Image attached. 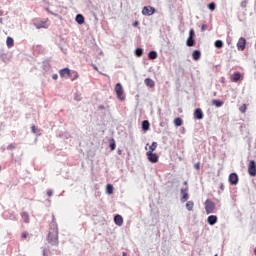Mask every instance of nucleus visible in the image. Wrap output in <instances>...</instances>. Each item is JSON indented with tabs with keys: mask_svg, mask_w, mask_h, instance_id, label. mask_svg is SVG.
<instances>
[{
	"mask_svg": "<svg viewBox=\"0 0 256 256\" xmlns=\"http://www.w3.org/2000/svg\"><path fill=\"white\" fill-rule=\"evenodd\" d=\"M248 174L250 177H256V162L255 160H250L248 164Z\"/></svg>",
	"mask_w": 256,
	"mask_h": 256,
	"instance_id": "obj_4",
	"label": "nucleus"
},
{
	"mask_svg": "<svg viewBox=\"0 0 256 256\" xmlns=\"http://www.w3.org/2000/svg\"><path fill=\"white\" fill-rule=\"evenodd\" d=\"M115 93L119 101H125V90H123L121 83L115 85Z\"/></svg>",
	"mask_w": 256,
	"mask_h": 256,
	"instance_id": "obj_2",
	"label": "nucleus"
},
{
	"mask_svg": "<svg viewBox=\"0 0 256 256\" xmlns=\"http://www.w3.org/2000/svg\"><path fill=\"white\" fill-rule=\"evenodd\" d=\"M187 191H189V187H186L184 189H181V201L182 203H185V201H187V199H189V194L187 193Z\"/></svg>",
	"mask_w": 256,
	"mask_h": 256,
	"instance_id": "obj_12",
	"label": "nucleus"
},
{
	"mask_svg": "<svg viewBox=\"0 0 256 256\" xmlns=\"http://www.w3.org/2000/svg\"><path fill=\"white\" fill-rule=\"evenodd\" d=\"M8 149H15V144H10V145L8 146Z\"/></svg>",
	"mask_w": 256,
	"mask_h": 256,
	"instance_id": "obj_42",
	"label": "nucleus"
},
{
	"mask_svg": "<svg viewBox=\"0 0 256 256\" xmlns=\"http://www.w3.org/2000/svg\"><path fill=\"white\" fill-rule=\"evenodd\" d=\"M187 47H193L195 45V30L190 29L189 37L186 40Z\"/></svg>",
	"mask_w": 256,
	"mask_h": 256,
	"instance_id": "obj_3",
	"label": "nucleus"
},
{
	"mask_svg": "<svg viewBox=\"0 0 256 256\" xmlns=\"http://www.w3.org/2000/svg\"><path fill=\"white\" fill-rule=\"evenodd\" d=\"M76 23H78V25H83V23H85V17L82 14H78L76 15Z\"/></svg>",
	"mask_w": 256,
	"mask_h": 256,
	"instance_id": "obj_16",
	"label": "nucleus"
},
{
	"mask_svg": "<svg viewBox=\"0 0 256 256\" xmlns=\"http://www.w3.org/2000/svg\"><path fill=\"white\" fill-rule=\"evenodd\" d=\"M157 57V52L155 51H150L148 54L149 59H155Z\"/></svg>",
	"mask_w": 256,
	"mask_h": 256,
	"instance_id": "obj_28",
	"label": "nucleus"
},
{
	"mask_svg": "<svg viewBox=\"0 0 256 256\" xmlns=\"http://www.w3.org/2000/svg\"><path fill=\"white\" fill-rule=\"evenodd\" d=\"M114 223H115V225H118V227H121V225H123V216H121L119 214L114 216Z\"/></svg>",
	"mask_w": 256,
	"mask_h": 256,
	"instance_id": "obj_14",
	"label": "nucleus"
},
{
	"mask_svg": "<svg viewBox=\"0 0 256 256\" xmlns=\"http://www.w3.org/2000/svg\"><path fill=\"white\" fill-rule=\"evenodd\" d=\"M21 217H22L24 223H29V213L28 212H22Z\"/></svg>",
	"mask_w": 256,
	"mask_h": 256,
	"instance_id": "obj_21",
	"label": "nucleus"
},
{
	"mask_svg": "<svg viewBox=\"0 0 256 256\" xmlns=\"http://www.w3.org/2000/svg\"><path fill=\"white\" fill-rule=\"evenodd\" d=\"M31 131H32V133H37V130H36V128H35V125H33V126L31 127Z\"/></svg>",
	"mask_w": 256,
	"mask_h": 256,
	"instance_id": "obj_41",
	"label": "nucleus"
},
{
	"mask_svg": "<svg viewBox=\"0 0 256 256\" xmlns=\"http://www.w3.org/2000/svg\"><path fill=\"white\" fill-rule=\"evenodd\" d=\"M240 113H246L247 111V105L243 104L242 106H240L239 108Z\"/></svg>",
	"mask_w": 256,
	"mask_h": 256,
	"instance_id": "obj_31",
	"label": "nucleus"
},
{
	"mask_svg": "<svg viewBox=\"0 0 256 256\" xmlns=\"http://www.w3.org/2000/svg\"><path fill=\"white\" fill-rule=\"evenodd\" d=\"M137 25H139V22L138 21L134 22L133 26L137 27Z\"/></svg>",
	"mask_w": 256,
	"mask_h": 256,
	"instance_id": "obj_44",
	"label": "nucleus"
},
{
	"mask_svg": "<svg viewBox=\"0 0 256 256\" xmlns=\"http://www.w3.org/2000/svg\"><path fill=\"white\" fill-rule=\"evenodd\" d=\"M155 13V8L151 6H144L142 9V15L151 16Z\"/></svg>",
	"mask_w": 256,
	"mask_h": 256,
	"instance_id": "obj_10",
	"label": "nucleus"
},
{
	"mask_svg": "<svg viewBox=\"0 0 256 256\" xmlns=\"http://www.w3.org/2000/svg\"><path fill=\"white\" fill-rule=\"evenodd\" d=\"M214 256H218V255L216 254V255H214Z\"/></svg>",
	"mask_w": 256,
	"mask_h": 256,
	"instance_id": "obj_51",
	"label": "nucleus"
},
{
	"mask_svg": "<svg viewBox=\"0 0 256 256\" xmlns=\"http://www.w3.org/2000/svg\"><path fill=\"white\" fill-rule=\"evenodd\" d=\"M193 207H195V203H194L193 201H188V202L186 203V209H187L188 211H193Z\"/></svg>",
	"mask_w": 256,
	"mask_h": 256,
	"instance_id": "obj_23",
	"label": "nucleus"
},
{
	"mask_svg": "<svg viewBox=\"0 0 256 256\" xmlns=\"http://www.w3.org/2000/svg\"><path fill=\"white\" fill-rule=\"evenodd\" d=\"M246 45H247V40L244 37L239 38L237 42L238 51H245Z\"/></svg>",
	"mask_w": 256,
	"mask_h": 256,
	"instance_id": "obj_8",
	"label": "nucleus"
},
{
	"mask_svg": "<svg viewBox=\"0 0 256 256\" xmlns=\"http://www.w3.org/2000/svg\"><path fill=\"white\" fill-rule=\"evenodd\" d=\"M144 83H145V85H146L147 87H151V88L155 87V81H153V80L150 79V78H146V79L144 80Z\"/></svg>",
	"mask_w": 256,
	"mask_h": 256,
	"instance_id": "obj_20",
	"label": "nucleus"
},
{
	"mask_svg": "<svg viewBox=\"0 0 256 256\" xmlns=\"http://www.w3.org/2000/svg\"><path fill=\"white\" fill-rule=\"evenodd\" d=\"M52 79H54V81H57V79H59V76L57 74H53Z\"/></svg>",
	"mask_w": 256,
	"mask_h": 256,
	"instance_id": "obj_40",
	"label": "nucleus"
},
{
	"mask_svg": "<svg viewBox=\"0 0 256 256\" xmlns=\"http://www.w3.org/2000/svg\"><path fill=\"white\" fill-rule=\"evenodd\" d=\"M36 29H48L49 28V18L41 20L34 24Z\"/></svg>",
	"mask_w": 256,
	"mask_h": 256,
	"instance_id": "obj_5",
	"label": "nucleus"
},
{
	"mask_svg": "<svg viewBox=\"0 0 256 256\" xmlns=\"http://www.w3.org/2000/svg\"><path fill=\"white\" fill-rule=\"evenodd\" d=\"M207 222L209 225H215L217 223V216L216 215H211L207 218Z\"/></svg>",
	"mask_w": 256,
	"mask_h": 256,
	"instance_id": "obj_18",
	"label": "nucleus"
},
{
	"mask_svg": "<svg viewBox=\"0 0 256 256\" xmlns=\"http://www.w3.org/2000/svg\"><path fill=\"white\" fill-rule=\"evenodd\" d=\"M44 256H49V253H47L45 250L43 251Z\"/></svg>",
	"mask_w": 256,
	"mask_h": 256,
	"instance_id": "obj_46",
	"label": "nucleus"
},
{
	"mask_svg": "<svg viewBox=\"0 0 256 256\" xmlns=\"http://www.w3.org/2000/svg\"><path fill=\"white\" fill-rule=\"evenodd\" d=\"M228 181L230 185H237L239 183V176L237 175V173H231L229 175Z\"/></svg>",
	"mask_w": 256,
	"mask_h": 256,
	"instance_id": "obj_9",
	"label": "nucleus"
},
{
	"mask_svg": "<svg viewBox=\"0 0 256 256\" xmlns=\"http://www.w3.org/2000/svg\"><path fill=\"white\" fill-rule=\"evenodd\" d=\"M135 55H136L137 57H141V56L143 55V49L137 48V49L135 50Z\"/></svg>",
	"mask_w": 256,
	"mask_h": 256,
	"instance_id": "obj_29",
	"label": "nucleus"
},
{
	"mask_svg": "<svg viewBox=\"0 0 256 256\" xmlns=\"http://www.w3.org/2000/svg\"><path fill=\"white\" fill-rule=\"evenodd\" d=\"M247 3H248L247 0H244L241 2L242 9H245L247 7Z\"/></svg>",
	"mask_w": 256,
	"mask_h": 256,
	"instance_id": "obj_35",
	"label": "nucleus"
},
{
	"mask_svg": "<svg viewBox=\"0 0 256 256\" xmlns=\"http://www.w3.org/2000/svg\"><path fill=\"white\" fill-rule=\"evenodd\" d=\"M47 195L49 197H53V190H47Z\"/></svg>",
	"mask_w": 256,
	"mask_h": 256,
	"instance_id": "obj_39",
	"label": "nucleus"
},
{
	"mask_svg": "<svg viewBox=\"0 0 256 256\" xmlns=\"http://www.w3.org/2000/svg\"><path fill=\"white\" fill-rule=\"evenodd\" d=\"M149 127H150L149 122H148L147 120H144V121L142 122V130H143V131H149Z\"/></svg>",
	"mask_w": 256,
	"mask_h": 256,
	"instance_id": "obj_22",
	"label": "nucleus"
},
{
	"mask_svg": "<svg viewBox=\"0 0 256 256\" xmlns=\"http://www.w3.org/2000/svg\"><path fill=\"white\" fill-rule=\"evenodd\" d=\"M208 28H209V26H207V24H203L201 26V31H207Z\"/></svg>",
	"mask_w": 256,
	"mask_h": 256,
	"instance_id": "obj_36",
	"label": "nucleus"
},
{
	"mask_svg": "<svg viewBox=\"0 0 256 256\" xmlns=\"http://www.w3.org/2000/svg\"><path fill=\"white\" fill-rule=\"evenodd\" d=\"M194 169H196L197 171H199L201 169V164L199 162H197L196 164H194Z\"/></svg>",
	"mask_w": 256,
	"mask_h": 256,
	"instance_id": "obj_34",
	"label": "nucleus"
},
{
	"mask_svg": "<svg viewBox=\"0 0 256 256\" xmlns=\"http://www.w3.org/2000/svg\"><path fill=\"white\" fill-rule=\"evenodd\" d=\"M184 185H187V181H184Z\"/></svg>",
	"mask_w": 256,
	"mask_h": 256,
	"instance_id": "obj_49",
	"label": "nucleus"
},
{
	"mask_svg": "<svg viewBox=\"0 0 256 256\" xmlns=\"http://www.w3.org/2000/svg\"><path fill=\"white\" fill-rule=\"evenodd\" d=\"M205 210H206L207 215L213 213V211H215L214 202L211 200H206L205 201Z\"/></svg>",
	"mask_w": 256,
	"mask_h": 256,
	"instance_id": "obj_6",
	"label": "nucleus"
},
{
	"mask_svg": "<svg viewBox=\"0 0 256 256\" xmlns=\"http://www.w3.org/2000/svg\"><path fill=\"white\" fill-rule=\"evenodd\" d=\"M220 189H221V191H225V185L221 184Z\"/></svg>",
	"mask_w": 256,
	"mask_h": 256,
	"instance_id": "obj_43",
	"label": "nucleus"
},
{
	"mask_svg": "<svg viewBox=\"0 0 256 256\" xmlns=\"http://www.w3.org/2000/svg\"><path fill=\"white\" fill-rule=\"evenodd\" d=\"M98 109H101V110H103V109H105V106H103V105H100V106L98 107Z\"/></svg>",
	"mask_w": 256,
	"mask_h": 256,
	"instance_id": "obj_45",
	"label": "nucleus"
},
{
	"mask_svg": "<svg viewBox=\"0 0 256 256\" xmlns=\"http://www.w3.org/2000/svg\"><path fill=\"white\" fill-rule=\"evenodd\" d=\"M239 79H241V73L235 72L234 74L231 75V81L233 83H237V81H239Z\"/></svg>",
	"mask_w": 256,
	"mask_h": 256,
	"instance_id": "obj_15",
	"label": "nucleus"
},
{
	"mask_svg": "<svg viewBox=\"0 0 256 256\" xmlns=\"http://www.w3.org/2000/svg\"><path fill=\"white\" fill-rule=\"evenodd\" d=\"M192 58L194 59V61H199V59H201V51L195 50L192 53Z\"/></svg>",
	"mask_w": 256,
	"mask_h": 256,
	"instance_id": "obj_19",
	"label": "nucleus"
},
{
	"mask_svg": "<svg viewBox=\"0 0 256 256\" xmlns=\"http://www.w3.org/2000/svg\"><path fill=\"white\" fill-rule=\"evenodd\" d=\"M21 237H22V239H27V237H29V233L23 232Z\"/></svg>",
	"mask_w": 256,
	"mask_h": 256,
	"instance_id": "obj_38",
	"label": "nucleus"
},
{
	"mask_svg": "<svg viewBox=\"0 0 256 256\" xmlns=\"http://www.w3.org/2000/svg\"><path fill=\"white\" fill-rule=\"evenodd\" d=\"M208 9H210V11H213L215 9V3L212 2L208 5Z\"/></svg>",
	"mask_w": 256,
	"mask_h": 256,
	"instance_id": "obj_33",
	"label": "nucleus"
},
{
	"mask_svg": "<svg viewBox=\"0 0 256 256\" xmlns=\"http://www.w3.org/2000/svg\"><path fill=\"white\" fill-rule=\"evenodd\" d=\"M47 241L50 243V245H59V226L57 225L55 219H53L50 223Z\"/></svg>",
	"mask_w": 256,
	"mask_h": 256,
	"instance_id": "obj_1",
	"label": "nucleus"
},
{
	"mask_svg": "<svg viewBox=\"0 0 256 256\" xmlns=\"http://www.w3.org/2000/svg\"><path fill=\"white\" fill-rule=\"evenodd\" d=\"M147 157H148V161L150 163H158L159 162V156L156 153H153L151 151H148L146 153Z\"/></svg>",
	"mask_w": 256,
	"mask_h": 256,
	"instance_id": "obj_7",
	"label": "nucleus"
},
{
	"mask_svg": "<svg viewBox=\"0 0 256 256\" xmlns=\"http://www.w3.org/2000/svg\"><path fill=\"white\" fill-rule=\"evenodd\" d=\"M215 47H217V49H221L223 47V41L216 40L215 41Z\"/></svg>",
	"mask_w": 256,
	"mask_h": 256,
	"instance_id": "obj_27",
	"label": "nucleus"
},
{
	"mask_svg": "<svg viewBox=\"0 0 256 256\" xmlns=\"http://www.w3.org/2000/svg\"><path fill=\"white\" fill-rule=\"evenodd\" d=\"M174 124L176 125V127H181V125H183V119L181 118L174 119Z\"/></svg>",
	"mask_w": 256,
	"mask_h": 256,
	"instance_id": "obj_26",
	"label": "nucleus"
},
{
	"mask_svg": "<svg viewBox=\"0 0 256 256\" xmlns=\"http://www.w3.org/2000/svg\"><path fill=\"white\" fill-rule=\"evenodd\" d=\"M122 256H127V253H126V252H123V253H122Z\"/></svg>",
	"mask_w": 256,
	"mask_h": 256,
	"instance_id": "obj_48",
	"label": "nucleus"
},
{
	"mask_svg": "<svg viewBox=\"0 0 256 256\" xmlns=\"http://www.w3.org/2000/svg\"><path fill=\"white\" fill-rule=\"evenodd\" d=\"M212 105H215V107H223V101H221V100H212Z\"/></svg>",
	"mask_w": 256,
	"mask_h": 256,
	"instance_id": "obj_25",
	"label": "nucleus"
},
{
	"mask_svg": "<svg viewBox=\"0 0 256 256\" xmlns=\"http://www.w3.org/2000/svg\"><path fill=\"white\" fill-rule=\"evenodd\" d=\"M0 171H1V166H0Z\"/></svg>",
	"mask_w": 256,
	"mask_h": 256,
	"instance_id": "obj_50",
	"label": "nucleus"
},
{
	"mask_svg": "<svg viewBox=\"0 0 256 256\" xmlns=\"http://www.w3.org/2000/svg\"><path fill=\"white\" fill-rule=\"evenodd\" d=\"M59 75L62 78L71 77V70L69 68H63L59 71Z\"/></svg>",
	"mask_w": 256,
	"mask_h": 256,
	"instance_id": "obj_11",
	"label": "nucleus"
},
{
	"mask_svg": "<svg viewBox=\"0 0 256 256\" xmlns=\"http://www.w3.org/2000/svg\"><path fill=\"white\" fill-rule=\"evenodd\" d=\"M115 147H117V145L115 144V140H112L110 142V149H111V151H115Z\"/></svg>",
	"mask_w": 256,
	"mask_h": 256,
	"instance_id": "obj_32",
	"label": "nucleus"
},
{
	"mask_svg": "<svg viewBox=\"0 0 256 256\" xmlns=\"http://www.w3.org/2000/svg\"><path fill=\"white\" fill-rule=\"evenodd\" d=\"M149 151H151V153H153V151H155L157 149V142H153L151 144V146L149 147Z\"/></svg>",
	"mask_w": 256,
	"mask_h": 256,
	"instance_id": "obj_30",
	"label": "nucleus"
},
{
	"mask_svg": "<svg viewBox=\"0 0 256 256\" xmlns=\"http://www.w3.org/2000/svg\"><path fill=\"white\" fill-rule=\"evenodd\" d=\"M6 45H7L8 49H11V47H13L15 45V40H13L12 37L8 36L6 39Z\"/></svg>",
	"mask_w": 256,
	"mask_h": 256,
	"instance_id": "obj_17",
	"label": "nucleus"
},
{
	"mask_svg": "<svg viewBox=\"0 0 256 256\" xmlns=\"http://www.w3.org/2000/svg\"><path fill=\"white\" fill-rule=\"evenodd\" d=\"M76 79H79V73L75 72L74 77L71 78V81H75Z\"/></svg>",
	"mask_w": 256,
	"mask_h": 256,
	"instance_id": "obj_37",
	"label": "nucleus"
},
{
	"mask_svg": "<svg viewBox=\"0 0 256 256\" xmlns=\"http://www.w3.org/2000/svg\"><path fill=\"white\" fill-rule=\"evenodd\" d=\"M95 71H99V68H97V66H93Z\"/></svg>",
	"mask_w": 256,
	"mask_h": 256,
	"instance_id": "obj_47",
	"label": "nucleus"
},
{
	"mask_svg": "<svg viewBox=\"0 0 256 256\" xmlns=\"http://www.w3.org/2000/svg\"><path fill=\"white\" fill-rule=\"evenodd\" d=\"M113 186L111 185V184H107V186H106V193L108 194V195H113Z\"/></svg>",
	"mask_w": 256,
	"mask_h": 256,
	"instance_id": "obj_24",
	"label": "nucleus"
},
{
	"mask_svg": "<svg viewBox=\"0 0 256 256\" xmlns=\"http://www.w3.org/2000/svg\"><path fill=\"white\" fill-rule=\"evenodd\" d=\"M194 119H198V120L203 119V110H201V108H197L194 111Z\"/></svg>",
	"mask_w": 256,
	"mask_h": 256,
	"instance_id": "obj_13",
	"label": "nucleus"
}]
</instances>
